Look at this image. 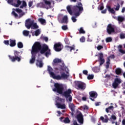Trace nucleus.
<instances>
[{"label":"nucleus","mask_w":125,"mask_h":125,"mask_svg":"<svg viewBox=\"0 0 125 125\" xmlns=\"http://www.w3.org/2000/svg\"><path fill=\"white\" fill-rule=\"evenodd\" d=\"M9 42H10L9 45L11 47H13L14 46H15V45H16V40L10 39Z\"/></svg>","instance_id":"aec40b11"},{"label":"nucleus","mask_w":125,"mask_h":125,"mask_svg":"<svg viewBox=\"0 0 125 125\" xmlns=\"http://www.w3.org/2000/svg\"><path fill=\"white\" fill-rule=\"evenodd\" d=\"M80 42H85V38L83 36L80 38Z\"/></svg>","instance_id":"09e8293b"},{"label":"nucleus","mask_w":125,"mask_h":125,"mask_svg":"<svg viewBox=\"0 0 125 125\" xmlns=\"http://www.w3.org/2000/svg\"><path fill=\"white\" fill-rule=\"evenodd\" d=\"M73 7H74V6H73L72 5H68L66 7L68 13H69V14H70V15H72V14L73 13V12L72 11V9L73 10Z\"/></svg>","instance_id":"412c9836"},{"label":"nucleus","mask_w":125,"mask_h":125,"mask_svg":"<svg viewBox=\"0 0 125 125\" xmlns=\"http://www.w3.org/2000/svg\"><path fill=\"white\" fill-rule=\"evenodd\" d=\"M69 107L70 109L71 112H75V104H69Z\"/></svg>","instance_id":"a878e982"},{"label":"nucleus","mask_w":125,"mask_h":125,"mask_svg":"<svg viewBox=\"0 0 125 125\" xmlns=\"http://www.w3.org/2000/svg\"><path fill=\"white\" fill-rule=\"evenodd\" d=\"M70 122L71 121L69 119L68 117H66L63 120V123H64V124H69Z\"/></svg>","instance_id":"473e14b6"},{"label":"nucleus","mask_w":125,"mask_h":125,"mask_svg":"<svg viewBox=\"0 0 125 125\" xmlns=\"http://www.w3.org/2000/svg\"><path fill=\"white\" fill-rule=\"evenodd\" d=\"M77 119L78 123L83 125V116L82 113H80L77 115Z\"/></svg>","instance_id":"2eb2a0df"},{"label":"nucleus","mask_w":125,"mask_h":125,"mask_svg":"<svg viewBox=\"0 0 125 125\" xmlns=\"http://www.w3.org/2000/svg\"><path fill=\"white\" fill-rule=\"evenodd\" d=\"M16 12H18V13H21L23 11L20 9H16Z\"/></svg>","instance_id":"052dcab7"},{"label":"nucleus","mask_w":125,"mask_h":125,"mask_svg":"<svg viewBox=\"0 0 125 125\" xmlns=\"http://www.w3.org/2000/svg\"><path fill=\"white\" fill-rule=\"evenodd\" d=\"M44 3L47 5H51V2L49 1H47L46 0H44Z\"/></svg>","instance_id":"de8ad7c7"},{"label":"nucleus","mask_w":125,"mask_h":125,"mask_svg":"<svg viewBox=\"0 0 125 125\" xmlns=\"http://www.w3.org/2000/svg\"><path fill=\"white\" fill-rule=\"evenodd\" d=\"M43 40L44 41H45V42H48V38H47V37H44L43 38Z\"/></svg>","instance_id":"0e129e2a"},{"label":"nucleus","mask_w":125,"mask_h":125,"mask_svg":"<svg viewBox=\"0 0 125 125\" xmlns=\"http://www.w3.org/2000/svg\"><path fill=\"white\" fill-rule=\"evenodd\" d=\"M76 18H77L76 17H72L71 18V20L74 23H75V22H77V19Z\"/></svg>","instance_id":"8fccbe9b"},{"label":"nucleus","mask_w":125,"mask_h":125,"mask_svg":"<svg viewBox=\"0 0 125 125\" xmlns=\"http://www.w3.org/2000/svg\"><path fill=\"white\" fill-rule=\"evenodd\" d=\"M23 15H25L24 12H22L21 13H20V17H22Z\"/></svg>","instance_id":"69168bd1"},{"label":"nucleus","mask_w":125,"mask_h":125,"mask_svg":"<svg viewBox=\"0 0 125 125\" xmlns=\"http://www.w3.org/2000/svg\"><path fill=\"white\" fill-rule=\"evenodd\" d=\"M122 83V80L119 78H116L114 80V82L112 83V86L113 88H117L119 86V84Z\"/></svg>","instance_id":"9b49d317"},{"label":"nucleus","mask_w":125,"mask_h":125,"mask_svg":"<svg viewBox=\"0 0 125 125\" xmlns=\"http://www.w3.org/2000/svg\"><path fill=\"white\" fill-rule=\"evenodd\" d=\"M62 29L63 31H66V30H68V26L67 25H62Z\"/></svg>","instance_id":"a18cd8bd"},{"label":"nucleus","mask_w":125,"mask_h":125,"mask_svg":"<svg viewBox=\"0 0 125 125\" xmlns=\"http://www.w3.org/2000/svg\"><path fill=\"white\" fill-rule=\"evenodd\" d=\"M39 22L42 24V25H46V21L45 19L42 18H39L38 19Z\"/></svg>","instance_id":"393cba45"},{"label":"nucleus","mask_w":125,"mask_h":125,"mask_svg":"<svg viewBox=\"0 0 125 125\" xmlns=\"http://www.w3.org/2000/svg\"><path fill=\"white\" fill-rule=\"evenodd\" d=\"M37 7H40L41 8L44 7V4L43 2H40L37 4Z\"/></svg>","instance_id":"72a5a7b5"},{"label":"nucleus","mask_w":125,"mask_h":125,"mask_svg":"<svg viewBox=\"0 0 125 125\" xmlns=\"http://www.w3.org/2000/svg\"><path fill=\"white\" fill-rule=\"evenodd\" d=\"M92 70L95 73H97L99 72V67L98 66H95L92 68Z\"/></svg>","instance_id":"2f4dec72"},{"label":"nucleus","mask_w":125,"mask_h":125,"mask_svg":"<svg viewBox=\"0 0 125 125\" xmlns=\"http://www.w3.org/2000/svg\"><path fill=\"white\" fill-rule=\"evenodd\" d=\"M97 48L98 50H101L103 48V46L99 45L97 47Z\"/></svg>","instance_id":"864d4df0"},{"label":"nucleus","mask_w":125,"mask_h":125,"mask_svg":"<svg viewBox=\"0 0 125 125\" xmlns=\"http://www.w3.org/2000/svg\"><path fill=\"white\" fill-rule=\"evenodd\" d=\"M106 8H107V10L109 11V12H110V13H112V14H115V13H116V11H115L114 8H111V6L107 5Z\"/></svg>","instance_id":"5701e85b"},{"label":"nucleus","mask_w":125,"mask_h":125,"mask_svg":"<svg viewBox=\"0 0 125 125\" xmlns=\"http://www.w3.org/2000/svg\"><path fill=\"white\" fill-rule=\"evenodd\" d=\"M100 120H101L103 123H108V122L110 121V122H111V124L112 125H114V124H115V121L117 120V117H116V116H115L114 115H112L109 118L107 115H104V117L101 116L100 117Z\"/></svg>","instance_id":"7ed1b4c3"},{"label":"nucleus","mask_w":125,"mask_h":125,"mask_svg":"<svg viewBox=\"0 0 125 125\" xmlns=\"http://www.w3.org/2000/svg\"><path fill=\"white\" fill-rule=\"evenodd\" d=\"M120 39L122 40H123V39H125V35L124 34L122 33L120 34Z\"/></svg>","instance_id":"6e6d98bb"},{"label":"nucleus","mask_w":125,"mask_h":125,"mask_svg":"<svg viewBox=\"0 0 125 125\" xmlns=\"http://www.w3.org/2000/svg\"><path fill=\"white\" fill-rule=\"evenodd\" d=\"M90 99L92 101H94V99L97 97V93L95 91H91L89 92Z\"/></svg>","instance_id":"4468645a"},{"label":"nucleus","mask_w":125,"mask_h":125,"mask_svg":"<svg viewBox=\"0 0 125 125\" xmlns=\"http://www.w3.org/2000/svg\"><path fill=\"white\" fill-rule=\"evenodd\" d=\"M71 93H72V90L71 89H68L67 90L64 91V92H62V94L63 96H64L65 98H68V100L69 102H71L73 98L71 96Z\"/></svg>","instance_id":"6e6552de"},{"label":"nucleus","mask_w":125,"mask_h":125,"mask_svg":"<svg viewBox=\"0 0 125 125\" xmlns=\"http://www.w3.org/2000/svg\"><path fill=\"white\" fill-rule=\"evenodd\" d=\"M61 23L63 24H68V17L67 16H64L62 20L61 21Z\"/></svg>","instance_id":"4be33fe9"},{"label":"nucleus","mask_w":125,"mask_h":125,"mask_svg":"<svg viewBox=\"0 0 125 125\" xmlns=\"http://www.w3.org/2000/svg\"><path fill=\"white\" fill-rule=\"evenodd\" d=\"M93 78H94V75H93V74L92 75H88L87 78L88 80H93Z\"/></svg>","instance_id":"37998d69"},{"label":"nucleus","mask_w":125,"mask_h":125,"mask_svg":"<svg viewBox=\"0 0 125 125\" xmlns=\"http://www.w3.org/2000/svg\"><path fill=\"white\" fill-rule=\"evenodd\" d=\"M73 11L75 12L74 15L75 17H78L80 16V12L82 13L83 11V4L81 2H78V5L73 6Z\"/></svg>","instance_id":"f03ea898"},{"label":"nucleus","mask_w":125,"mask_h":125,"mask_svg":"<svg viewBox=\"0 0 125 125\" xmlns=\"http://www.w3.org/2000/svg\"><path fill=\"white\" fill-rule=\"evenodd\" d=\"M32 26L33 27L32 29H39V25H38V24H37V23L33 22Z\"/></svg>","instance_id":"f704fd0d"},{"label":"nucleus","mask_w":125,"mask_h":125,"mask_svg":"<svg viewBox=\"0 0 125 125\" xmlns=\"http://www.w3.org/2000/svg\"><path fill=\"white\" fill-rule=\"evenodd\" d=\"M29 32L28 30H23V35L25 37H28V36H29Z\"/></svg>","instance_id":"c9c22d12"},{"label":"nucleus","mask_w":125,"mask_h":125,"mask_svg":"<svg viewBox=\"0 0 125 125\" xmlns=\"http://www.w3.org/2000/svg\"><path fill=\"white\" fill-rule=\"evenodd\" d=\"M17 45L19 48H23V43L21 42H18Z\"/></svg>","instance_id":"a19ab883"},{"label":"nucleus","mask_w":125,"mask_h":125,"mask_svg":"<svg viewBox=\"0 0 125 125\" xmlns=\"http://www.w3.org/2000/svg\"><path fill=\"white\" fill-rule=\"evenodd\" d=\"M57 106L59 109H66V105L65 104H61L59 103H57Z\"/></svg>","instance_id":"b1692460"},{"label":"nucleus","mask_w":125,"mask_h":125,"mask_svg":"<svg viewBox=\"0 0 125 125\" xmlns=\"http://www.w3.org/2000/svg\"><path fill=\"white\" fill-rule=\"evenodd\" d=\"M12 15H14V16H15V17H18V15L17 14H16V13L14 11H13L12 12Z\"/></svg>","instance_id":"5fc2aeb1"},{"label":"nucleus","mask_w":125,"mask_h":125,"mask_svg":"<svg viewBox=\"0 0 125 125\" xmlns=\"http://www.w3.org/2000/svg\"><path fill=\"white\" fill-rule=\"evenodd\" d=\"M65 47V48H67V50H69V49H70V51H72V50H75V48L73 46L66 45Z\"/></svg>","instance_id":"7c9ffc66"},{"label":"nucleus","mask_w":125,"mask_h":125,"mask_svg":"<svg viewBox=\"0 0 125 125\" xmlns=\"http://www.w3.org/2000/svg\"><path fill=\"white\" fill-rule=\"evenodd\" d=\"M100 66L103 65L105 63V60L104 59V57L103 56V53H101L100 54Z\"/></svg>","instance_id":"f3484780"},{"label":"nucleus","mask_w":125,"mask_h":125,"mask_svg":"<svg viewBox=\"0 0 125 125\" xmlns=\"http://www.w3.org/2000/svg\"><path fill=\"white\" fill-rule=\"evenodd\" d=\"M4 44H6V45H9V41L8 40H5L3 42Z\"/></svg>","instance_id":"603ef678"},{"label":"nucleus","mask_w":125,"mask_h":125,"mask_svg":"<svg viewBox=\"0 0 125 125\" xmlns=\"http://www.w3.org/2000/svg\"><path fill=\"white\" fill-rule=\"evenodd\" d=\"M115 73L116 75H121L122 74V69L120 68H117L115 70Z\"/></svg>","instance_id":"cd10ccee"},{"label":"nucleus","mask_w":125,"mask_h":125,"mask_svg":"<svg viewBox=\"0 0 125 125\" xmlns=\"http://www.w3.org/2000/svg\"><path fill=\"white\" fill-rule=\"evenodd\" d=\"M76 85L79 89H81L82 90H84L86 87V84L82 82H77Z\"/></svg>","instance_id":"9d476101"},{"label":"nucleus","mask_w":125,"mask_h":125,"mask_svg":"<svg viewBox=\"0 0 125 125\" xmlns=\"http://www.w3.org/2000/svg\"><path fill=\"white\" fill-rule=\"evenodd\" d=\"M64 90V86L62 84H59V83H54V88L53 89V91L57 92L59 94H62Z\"/></svg>","instance_id":"39448f33"},{"label":"nucleus","mask_w":125,"mask_h":125,"mask_svg":"<svg viewBox=\"0 0 125 125\" xmlns=\"http://www.w3.org/2000/svg\"><path fill=\"white\" fill-rule=\"evenodd\" d=\"M62 48H63V46L60 43H56L54 45V49L55 51H61V50H62Z\"/></svg>","instance_id":"ddd939ff"},{"label":"nucleus","mask_w":125,"mask_h":125,"mask_svg":"<svg viewBox=\"0 0 125 125\" xmlns=\"http://www.w3.org/2000/svg\"><path fill=\"white\" fill-rule=\"evenodd\" d=\"M121 108H122V110H123L122 113H123V114H125V107H122Z\"/></svg>","instance_id":"774afa93"},{"label":"nucleus","mask_w":125,"mask_h":125,"mask_svg":"<svg viewBox=\"0 0 125 125\" xmlns=\"http://www.w3.org/2000/svg\"><path fill=\"white\" fill-rule=\"evenodd\" d=\"M119 51L120 52H121V53H122V54H125V51L122 49H119Z\"/></svg>","instance_id":"e2e57ef3"},{"label":"nucleus","mask_w":125,"mask_h":125,"mask_svg":"<svg viewBox=\"0 0 125 125\" xmlns=\"http://www.w3.org/2000/svg\"><path fill=\"white\" fill-rule=\"evenodd\" d=\"M120 9V4H118L116 7L115 8V10L118 11Z\"/></svg>","instance_id":"4d7b16f0"},{"label":"nucleus","mask_w":125,"mask_h":125,"mask_svg":"<svg viewBox=\"0 0 125 125\" xmlns=\"http://www.w3.org/2000/svg\"><path fill=\"white\" fill-rule=\"evenodd\" d=\"M73 125H80L78 124V122H77L76 121H74L73 122Z\"/></svg>","instance_id":"338daca9"},{"label":"nucleus","mask_w":125,"mask_h":125,"mask_svg":"<svg viewBox=\"0 0 125 125\" xmlns=\"http://www.w3.org/2000/svg\"><path fill=\"white\" fill-rule=\"evenodd\" d=\"M117 20L119 22H123V21H124V20H125V19L123 17L118 16V18H117Z\"/></svg>","instance_id":"4c0bfd02"},{"label":"nucleus","mask_w":125,"mask_h":125,"mask_svg":"<svg viewBox=\"0 0 125 125\" xmlns=\"http://www.w3.org/2000/svg\"><path fill=\"white\" fill-rule=\"evenodd\" d=\"M17 4L14 3V5L15 6V7H19V5L22 3V1H21L20 0H17Z\"/></svg>","instance_id":"c756f323"},{"label":"nucleus","mask_w":125,"mask_h":125,"mask_svg":"<svg viewBox=\"0 0 125 125\" xmlns=\"http://www.w3.org/2000/svg\"><path fill=\"white\" fill-rule=\"evenodd\" d=\"M19 54H20V52L15 50L14 51V56H12L11 55H9V59H10V60H11L12 62H15L16 61H17L18 62H20V61H21V58H22V57Z\"/></svg>","instance_id":"20e7f679"},{"label":"nucleus","mask_w":125,"mask_h":125,"mask_svg":"<svg viewBox=\"0 0 125 125\" xmlns=\"http://www.w3.org/2000/svg\"><path fill=\"white\" fill-rule=\"evenodd\" d=\"M83 75H86V76H87L88 72L86 70H83Z\"/></svg>","instance_id":"13d9d810"},{"label":"nucleus","mask_w":125,"mask_h":125,"mask_svg":"<svg viewBox=\"0 0 125 125\" xmlns=\"http://www.w3.org/2000/svg\"><path fill=\"white\" fill-rule=\"evenodd\" d=\"M98 9H99L100 10H103V9H104V6L101 5L100 6V8L99 7L98 8Z\"/></svg>","instance_id":"680f3d73"},{"label":"nucleus","mask_w":125,"mask_h":125,"mask_svg":"<svg viewBox=\"0 0 125 125\" xmlns=\"http://www.w3.org/2000/svg\"><path fill=\"white\" fill-rule=\"evenodd\" d=\"M36 48L38 49V53L40 52L41 54H43L45 53L49 49L48 46L46 44H44L42 46V44L40 42H35V43L32 46V48Z\"/></svg>","instance_id":"f257e3e1"},{"label":"nucleus","mask_w":125,"mask_h":125,"mask_svg":"<svg viewBox=\"0 0 125 125\" xmlns=\"http://www.w3.org/2000/svg\"><path fill=\"white\" fill-rule=\"evenodd\" d=\"M51 53H50V49H48L47 51L45 52V55L46 57H48L49 55H50Z\"/></svg>","instance_id":"e433bc0d"},{"label":"nucleus","mask_w":125,"mask_h":125,"mask_svg":"<svg viewBox=\"0 0 125 125\" xmlns=\"http://www.w3.org/2000/svg\"><path fill=\"white\" fill-rule=\"evenodd\" d=\"M41 34V31H40V29H37L35 31V36L36 37H38V36H40V34Z\"/></svg>","instance_id":"ea45409f"},{"label":"nucleus","mask_w":125,"mask_h":125,"mask_svg":"<svg viewBox=\"0 0 125 125\" xmlns=\"http://www.w3.org/2000/svg\"><path fill=\"white\" fill-rule=\"evenodd\" d=\"M34 21H31V19H28L25 21V26L27 29H30L32 27Z\"/></svg>","instance_id":"f8f14e48"},{"label":"nucleus","mask_w":125,"mask_h":125,"mask_svg":"<svg viewBox=\"0 0 125 125\" xmlns=\"http://www.w3.org/2000/svg\"><path fill=\"white\" fill-rule=\"evenodd\" d=\"M7 2H8V3H9L10 4L14 5V3H13V0H8Z\"/></svg>","instance_id":"3c124183"},{"label":"nucleus","mask_w":125,"mask_h":125,"mask_svg":"<svg viewBox=\"0 0 125 125\" xmlns=\"http://www.w3.org/2000/svg\"><path fill=\"white\" fill-rule=\"evenodd\" d=\"M48 72H49V74L50 75V76L53 78V79H54L55 80V77H56V75H55V74H54L52 71H53V69L51 67L49 66V65H48Z\"/></svg>","instance_id":"dca6fc26"},{"label":"nucleus","mask_w":125,"mask_h":125,"mask_svg":"<svg viewBox=\"0 0 125 125\" xmlns=\"http://www.w3.org/2000/svg\"><path fill=\"white\" fill-rule=\"evenodd\" d=\"M112 41V38L111 37H108L105 39L106 42H111Z\"/></svg>","instance_id":"c03bdc74"},{"label":"nucleus","mask_w":125,"mask_h":125,"mask_svg":"<svg viewBox=\"0 0 125 125\" xmlns=\"http://www.w3.org/2000/svg\"><path fill=\"white\" fill-rule=\"evenodd\" d=\"M26 6H27V3L25 1H23L22 5L20 6V8H23L26 7Z\"/></svg>","instance_id":"58836bf2"},{"label":"nucleus","mask_w":125,"mask_h":125,"mask_svg":"<svg viewBox=\"0 0 125 125\" xmlns=\"http://www.w3.org/2000/svg\"><path fill=\"white\" fill-rule=\"evenodd\" d=\"M110 58H107V61L106 62V65L105 67L106 69H108L109 66H110Z\"/></svg>","instance_id":"c85d7f7f"},{"label":"nucleus","mask_w":125,"mask_h":125,"mask_svg":"<svg viewBox=\"0 0 125 125\" xmlns=\"http://www.w3.org/2000/svg\"><path fill=\"white\" fill-rule=\"evenodd\" d=\"M38 49L36 48H32L31 53V59L29 61V63L30 64H34L35 63V61H36V56H37V54H38Z\"/></svg>","instance_id":"423d86ee"},{"label":"nucleus","mask_w":125,"mask_h":125,"mask_svg":"<svg viewBox=\"0 0 125 125\" xmlns=\"http://www.w3.org/2000/svg\"><path fill=\"white\" fill-rule=\"evenodd\" d=\"M116 29V26L109 23L106 27V32L108 35H112L115 33V29Z\"/></svg>","instance_id":"0eeeda50"},{"label":"nucleus","mask_w":125,"mask_h":125,"mask_svg":"<svg viewBox=\"0 0 125 125\" xmlns=\"http://www.w3.org/2000/svg\"><path fill=\"white\" fill-rule=\"evenodd\" d=\"M67 78H69V75L65 74L64 72H62L61 74V76L60 75L56 76L55 80H58V81L60 80H62V79H63L64 80H66L67 79Z\"/></svg>","instance_id":"1a4fd4ad"},{"label":"nucleus","mask_w":125,"mask_h":125,"mask_svg":"<svg viewBox=\"0 0 125 125\" xmlns=\"http://www.w3.org/2000/svg\"><path fill=\"white\" fill-rule=\"evenodd\" d=\"M62 62V61L61 60V59L56 58L53 60V63H52L53 66H54V67L56 65V64L58 63H61Z\"/></svg>","instance_id":"6ab92c4d"},{"label":"nucleus","mask_w":125,"mask_h":125,"mask_svg":"<svg viewBox=\"0 0 125 125\" xmlns=\"http://www.w3.org/2000/svg\"><path fill=\"white\" fill-rule=\"evenodd\" d=\"M113 110H114V106L113 105H111L108 107L105 108V112H106V113H109L110 110L113 111Z\"/></svg>","instance_id":"bb28decb"},{"label":"nucleus","mask_w":125,"mask_h":125,"mask_svg":"<svg viewBox=\"0 0 125 125\" xmlns=\"http://www.w3.org/2000/svg\"><path fill=\"white\" fill-rule=\"evenodd\" d=\"M32 5H33V1H29L28 3L29 7H32Z\"/></svg>","instance_id":"bf43d9fd"},{"label":"nucleus","mask_w":125,"mask_h":125,"mask_svg":"<svg viewBox=\"0 0 125 125\" xmlns=\"http://www.w3.org/2000/svg\"><path fill=\"white\" fill-rule=\"evenodd\" d=\"M79 31V34H85V31L83 30V27H81Z\"/></svg>","instance_id":"79ce46f5"},{"label":"nucleus","mask_w":125,"mask_h":125,"mask_svg":"<svg viewBox=\"0 0 125 125\" xmlns=\"http://www.w3.org/2000/svg\"><path fill=\"white\" fill-rule=\"evenodd\" d=\"M36 66H37V67H39V68H42V67H43V63L42 62V60H37Z\"/></svg>","instance_id":"a211bd4d"},{"label":"nucleus","mask_w":125,"mask_h":125,"mask_svg":"<svg viewBox=\"0 0 125 125\" xmlns=\"http://www.w3.org/2000/svg\"><path fill=\"white\" fill-rule=\"evenodd\" d=\"M64 41L66 44H70V41L68 38H65Z\"/></svg>","instance_id":"49530a36"}]
</instances>
